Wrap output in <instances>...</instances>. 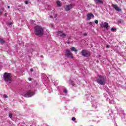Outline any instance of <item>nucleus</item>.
Returning a JSON list of instances; mask_svg holds the SVG:
<instances>
[{"mask_svg":"<svg viewBox=\"0 0 126 126\" xmlns=\"http://www.w3.org/2000/svg\"><path fill=\"white\" fill-rule=\"evenodd\" d=\"M106 79L105 76L102 75H98L95 81H96L99 85H105V84H106Z\"/></svg>","mask_w":126,"mask_h":126,"instance_id":"obj_1","label":"nucleus"},{"mask_svg":"<svg viewBox=\"0 0 126 126\" xmlns=\"http://www.w3.org/2000/svg\"><path fill=\"white\" fill-rule=\"evenodd\" d=\"M34 33L36 36H42L44 34V29L39 26H36L34 27Z\"/></svg>","mask_w":126,"mask_h":126,"instance_id":"obj_2","label":"nucleus"},{"mask_svg":"<svg viewBox=\"0 0 126 126\" xmlns=\"http://www.w3.org/2000/svg\"><path fill=\"white\" fill-rule=\"evenodd\" d=\"M3 79L7 82L11 81V74L8 73H4L3 75Z\"/></svg>","mask_w":126,"mask_h":126,"instance_id":"obj_3","label":"nucleus"},{"mask_svg":"<svg viewBox=\"0 0 126 126\" xmlns=\"http://www.w3.org/2000/svg\"><path fill=\"white\" fill-rule=\"evenodd\" d=\"M65 56L67 58H69L70 59L73 58V56H72V53H71V52L69 51V50L66 49L65 51Z\"/></svg>","mask_w":126,"mask_h":126,"instance_id":"obj_4","label":"nucleus"},{"mask_svg":"<svg viewBox=\"0 0 126 126\" xmlns=\"http://www.w3.org/2000/svg\"><path fill=\"white\" fill-rule=\"evenodd\" d=\"M35 93L32 91H29L27 93L24 94V97H26L27 98H29V97H32Z\"/></svg>","mask_w":126,"mask_h":126,"instance_id":"obj_5","label":"nucleus"},{"mask_svg":"<svg viewBox=\"0 0 126 126\" xmlns=\"http://www.w3.org/2000/svg\"><path fill=\"white\" fill-rule=\"evenodd\" d=\"M57 35L62 38H64V37H66V34L63 33L62 31H59L57 32Z\"/></svg>","mask_w":126,"mask_h":126,"instance_id":"obj_6","label":"nucleus"},{"mask_svg":"<svg viewBox=\"0 0 126 126\" xmlns=\"http://www.w3.org/2000/svg\"><path fill=\"white\" fill-rule=\"evenodd\" d=\"M112 7H113V8L118 12H120V11H122V9L120 8V7L118 6V5L117 4H112Z\"/></svg>","mask_w":126,"mask_h":126,"instance_id":"obj_7","label":"nucleus"},{"mask_svg":"<svg viewBox=\"0 0 126 126\" xmlns=\"http://www.w3.org/2000/svg\"><path fill=\"white\" fill-rule=\"evenodd\" d=\"M100 25L106 29H108V28H109V24L107 22H104V23L102 22L100 24Z\"/></svg>","mask_w":126,"mask_h":126,"instance_id":"obj_8","label":"nucleus"},{"mask_svg":"<svg viewBox=\"0 0 126 126\" xmlns=\"http://www.w3.org/2000/svg\"><path fill=\"white\" fill-rule=\"evenodd\" d=\"M81 54L83 57H88V56H89V53L87 50H82Z\"/></svg>","mask_w":126,"mask_h":126,"instance_id":"obj_9","label":"nucleus"},{"mask_svg":"<svg viewBox=\"0 0 126 126\" xmlns=\"http://www.w3.org/2000/svg\"><path fill=\"white\" fill-rule=\"evenodd\" d=\"M72 7H73L72 4L67 5L65 7V9L66 11H69V10H70V9H72Z\"/></svg>","mask_w":126,"mask_h":126,"instance_id":"obj_10","label":"nucleus"},{"mask_svg":"<svg viewBox=\"0 0 126 126\" xmlns=\"http://www.w3.org/2000/svg\"><path fill=\"white\" fill-rule=\"evenodd\" d=\"M87 17L88 20H90L92 17H94V15L92 13H88L87 14Z\"/></svg>","mask_w":126,"mask_h":126,"instance_id":"obj_11","label":"nucleus"},{"mask_svg":"<svg viewBox=\"0 0 126 126\" xmlns=\"http://www.w3.org/2000/svg\"><path fill=\"white\" fill-rule=\"evenodd\" d=\"M106 101H109L110 104H113L114 103V99L113 98L111 97V98H107Z\"/></svg>","mask_w":126,"mask_h":126,"instance_id":"obj_12","label":"nucleus"},{"mask_svg":"<svg viewBox=\"0 0 126 126\" xmlns=\"http://www.w3.org/2000/svg\"><path fill=\"white\" fill-rule=\"evenodd\" d=\"M68 82L69 84H70L71 85H72V86H74V85H75L74 82L72 81V80H69Z\"/></svg>","mask_w":126,"mask_h":126,"instance_id":"obj_13","label":"nucleus"},{"mask_svg":"<svg viewBox=\"0 0 126 126\" xmlns=\"http://www.w3.org/2000/svg\"><path fill=\"white\" fill-rule=\"evenodd\" d=\"M93 107H94V108H97V102L95 101H93L92 103Z\"/></svg>","mask_w":126,"mask_h":126,"instance_id":"obj_14","label":"nucleus"},{"mask_svg":"<svg viewBox=\"0 0 126 126\" xmlns=\"http://www.w3.org/2000/svg\"><path fill=\"white\" fill-rule=\"evenodd\" d=\"M95 3H103V2L101 0H94Z\"/></svg>","mask_w":126,"mask_h":126,"instance_id":"obj_15","label":"nucleus"},{"mask_svg":"<svg viewBox=\"0 0 126 126\" xmlns=\"http://www.w3.org/2000/svg\"><path fill=\"white\" fill-rule=\"evenodd\" d=\"M70 50L72 52H77V50L75 49V48L74 47H71Z\"/></svg>","mask_w":126,"mask_h":126,"instance_id":"obj_16","label":"nucleus"},{"mask_svg":"<svg viewBox=\"0 0 126 126\" xmlns=\"http://www.w3.org/2000/svg\"><path fill=\"white\" fill-rule=\"evenodd\" d=\"M56 3L58 6H62V5L61 4V1H57Z\"/></svg>","mask_w":126,"mask_h":126,"instance_id":"obj_17","label":"nucleus"},{"mask_svg":"<svg viewBox=\"0 0 126 126\" xmlns=\"http://www.w3.org/2000/svg\"><path fill=\"white\" fill-rule=\"evenodd\" d=\"M110 30L111 31H112V32H114V31H117V28H112Z\"/></svg>","mask_w":126,"mask_h":126,"instance_id":"obj_18","label":"nucleus"},{"mask_svg":"<svg viewBox=\"0 0 126 126\" xmlns=\"http://www.w3.org/2000/svg\"><path fill=\"white\" fill-rule=\"evenodd\" d=\"M4 42L5 41L3 40V39L0 38V44H4Z\"/></svg>","mask_w":126,"mask_h":126,"instance_id":"obj_19","label":"nucleus"},{"mask_svg":"<svg viewBox=\"0 0 126 126\" xmlns=\"http://www.w3.org/2000/svg\"><path fill=\"white\" fill-rule=\"evenodd\" d=\"M63 93H64V94H67V90L66 89H64L63 91Z\"/></svg>","mask_w":126,"mask_h":126,"instance_id":"obj_20","label":"nucleus"},{"mask_svg":"<svg viewBox=\"0 0 126 126\" xmlns=\"http://www.w3.org/2000/svg\"><path fill=\"white\" fill-rule=\"evenodd\" d=\"M87 99L90 101V95H89L87 97Z\"/></svg>","mask_w":126,"mask_h":126,"instance_id":"obj_21","label":"nucleus"},{"mask_svg":"<svg viewBox=\"0 0 126 126\" xmlns=\"http://www.w3.org/2000/svg\"><path fill=\"white\" fill-rule=\"evenodd\" d=\"M119 23H124V21L120 20L118 21Z\"/></svg>","mask_w":126,"mask_h":126,"instance_id":"obj_22","label":"nucleus"},{"mask_svg":"<svg viewBox=\"0 0 126 126\" xmlns=\"http://www.w3.org/2000/svg\"><path fill=\"white\" fill-rule=\"evenodd\" d=\"M98 20H96L94 21V23H95V24H98Z\"/></svg>","mask_w":126,"mask_h":126,"instance_id":"obj_23","label":"nucleus"},{"mask_svg":"<svg viewBox=\"0 0 126 126\" xmlns=\"http://www.w3.org/2000/svg\"><path fill=\"white\" fill-rule=\"evenodd\" d=\"M3 97L4 98H7V95H6V94H4Z\"/></svg>","mask_w":126,"mask_h":126,"instance_id":"obj_24","label":"nucleus"},{"mask_svg":"<svg viewBox=\"0 0 126 126\" xmlns=\"http://www.w3.org/2000/svg\"><path fill=\"white\" fill-rule=\"evenodd\" d=\"M9 117L11 119V118H12V115L9 114Z\"/></svg>","mask_w":126,"mask_h":126,"instance_id":"obj_25","label":"nucleus"},{"mask_svg":"<svg viewBox=\"0 0 126 126\" xmlns=\"http://www.w3.org/2000/svg\"><path fill=\"white\" fill-rule=\"evenodd\" d=\"M75 120H76V119H75V117H73L72 118V121H75Z\"/></svg>","mask_w":126,"mask_h":126,"instance_id":"obj_26","label":"nucleus"},{"mask_svg":"<svg viewBox=\"0 0 126 126\" xmlns=\"http://www.w3.org/2000/svg\"><path fill=\"white\" fill-rule=\"evenodd\" d=\"M28 80H29L30 81H31V80H32V78H28Z\"/></svg>","mask_w":126,"mask_h":126,"instance_id":"obj_27","label":"nucleus"},{"mask_svg":"<svg viewBox=\"0 0 126 126\" xmlns=\"http://www.w3.org/2000/svg\"><path fill=\"white\" fill-rule=\"evenodd\" d=\"M89 24H90V25L91 26V25H92V24H93V23L92 22H90Z\"/></svg>","mask_w":126,"mask_h":126,"instance_id":"obj_28","label":"nucleus"},{"mask_svg":"<svg viewBox=\"0 0 126 126\" xmlns=\"http://www.w3.org/2000/svg\"><path fill=\"white\" fill-rule=\"evenodd\" d=\"M8 25H12V22L9 23Z\"/></svg>","mask_w":126,"mask_h":126,"instance_id":"obj_29","label":"nucleus"},{"mask_svg":"<svg viewBox=\"0 0 126 126\" xmlns=\"http://www.w3.org/2000/svg\"><path fill=\"white\" fill-rule=\"evenodd\" d=\"M25 3L26 4H28V1H26Z\"/></svg>","mask_w":126,"mask_h":126,"instance_id":"obj_30","label":"nucleus"},{"mask_svg":"<svg viewBox=\"0 0 126 126\" xmlns=\"http://www.w3.org/2000/svg\"><path fill=\"white\" fill-rule=\"evenodd\" d=\"M54 17H55V18H56V17H57V14H55Z\"/></svg>","mask_w":126,"mask_h":126,"instance_id":"obj_31","label":"nucleus"},{"mask_svg":"<svg viewBox=\"0 0 126 126\" xmlns=\"http://www.w3.org/2000/svg\"><path fill=\"white\" fill-rule=\"evenodd\" d=\"M31 72H32V71H33V69L32 68L31 69Z\"/></svg>","mask_w":126,"mask_h":126,"instance_id":"obj_32","label":"nucleus"},{"mask_svg":"<svg viewBox=\"0 0 126 126\" xmlns=\"http://www.w3.org/2000/svg\"><path fill=\"white\" fill-rule=\"evenodd\" d=\"M107 48H110V45H107Z\"/></svg>","mask_w":126,"mask_h":126,"instance_id":"obj_33","label":"nucleus"},{"mask_svg":"<svg viewBox=\"0 0 126 126\" xmlns=\"http://www.w3.org/2000/svg\"><path fill=\"white\" fill-rule=\"evenodd\" d=\"M7 15V13H5L4 16H6Z\"/></svg>","mask_w":126,"mask_h":126,"instance_id":"obj_34","label":"nucleus"},{"mask_svg":"<svg viewBox=\"0 0 126 126\" xmlns=\"http://www.w3.org/2000/svg\"><path fill=\"white\" fill-rule=\"evenodd\" d=\"M84 36H86L87 35V33H84Z\"/></svg>","mask_w":126,"mask_h":126,"instance_id":"obj_35","label":"nucleus"},{"mask_svg":"<svg viewBox=\"0 0 126 126\" xmlns=\"http://www.w3.org/2000/svg\"><path fill=\"white\" fill-rule=\"evenodd\" d=\"M106 91H107V92H109V89H107Z\"/></svg>","mask_w":126,"mask_h":126,"instance_id":"obj_36","label":"nucleus"},{"mask_svg":"<svg viewBox=\"0 0 126 126\" xmlns=\"http://www.w3.org/2000/svg\"><path fill=\"white\" fill-rule=\"evenodd\" d=\"M8 8H10V6H8Z\"/></svg>","mask_w":126,"mask_h":126,"instance_id":"obj_37","label":"nucleus"},{"mask_svg":"<svg viewBox=\"0 0 126 126\" xmlns=\"http://www.w3.org/2000/svg\"><path fill=\"white\" fill-rule=\"evenodd\" d=\"M67 44H69V42H67Z\"/></svg>","mask_w":126,"mask_h":126,"instance_id":"obj_38","label":"nucleus"},{"mask_svg":"<svg viewBox=\"0 0 126 126\" xmlns=\"http://www.w3.org/2000/svg\"><path fill=\"white\" fill-rule=\"evenodd\" d=\"M0 14H1V12H0Z\"/></svg>","mask_w":126,"mask_h":126,"instance_id":"obj_39","label":"nucleus"},{"mask_svg":"<svg viewBox=\"0 0 126 126\" xmlns=\"http://www.w3.org/2000/svg\"><path fill=\"white\" fill-rule=\"evenodd\" d=\"M46 76V77H48V76Z\"/></svg>","mask_w":126,"mask_h":126,"instance_id":"obj_40","label":"nucleus"}]
</instances>
